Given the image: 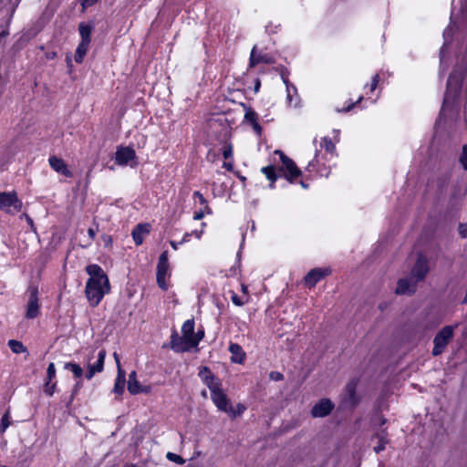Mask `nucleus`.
Here are the masks:
<instances>
[{"label": "nucleus", "instance_id": "f257e3e1", "mask_svg": "<svg viewBox=\"0 0 467 467\" xmlns=\"http://www.w3.org/2000/svg\"><path fill=\"white\" fill-rule=\"evenodd\" d=\"M463 79V73H457L456 71H453L450 74L439 121L441 120V118L445 114L446 110L452 107L454 103L460 100L462 95Z\"/></svg>", "mask_w": 467, "mask_h": 467}, {"label": "nucleus", "instance_id": "f03ea898", "mask_svg": "<svg viewBox=\"0 0 467 467\" xmlns=\"http://www.w3.org/2000/svg\"><path fill=\"white\" fill-rule=\"evenodd\" d=\"M194 325L193 319H188L182 326V336H179L176 330L171 333L170 344L173 351L182 353L196 348V341L192 340Z\"/></svg>", "mask_w": 467, "mask_h": 467}, {"label": "nucleus", "instance_id": "7ed1b4c3", "mask_svg": "<svg viewBox=\"0 0 467 467\" xmlns=\"http://www.w3.org/2000/svg\"><path fill=\"white\" fill-rule=\"evenodd\" d=\"M458 22L467 23V0H463L458 14L451 15V23L443 32L444 42L440 51V60L441 66L445 64L446 48L451 41L452 36L454 34V27Z\"/></svg>", "mask_w": 467, "mask_h": 467}, {"label": "nucleus", "instance_id": "20e7f679", "mask_svg": "<svg viewBox=\"0 0 467 467\" xmlns=\"http://www.w3.org/2000/svg\"><path fill=\"white\" fill-rule=\"evenodd\" d=\"M110 291L109 281L88 279L86 284L85 293L91 306H97L105 295Z\"/></svg>", "mask_w": 467, "mask_h": 467}, {"label": "nucleus", "instance_id": "39448f33", "mask_svg": "<svg viewBox=\"0 0 467 467\" xmlns=\"http://www.w3.org/2000/svg\"><path fill=\"white\" fill-rule=\"evenodd\" d=\"M106 358V351L100 349L96 353L95 350H91L84 359V365L88 371L85 375L87 379H91L97 373H100L104 369V362Z\"/></svg>", "mask_w": 467, "mask_h": 467}, {"label": "nucleus", "instance_id": "423d86ee", "mask_svg": "<svg viewBox=\"0 0 467 467\" xmlns=\"http://www.w3.org/2000/svg\"><path fill=\"white\" fill-rule=\"evenodd\" d=\"M453 334L454 327L452 326H446L437 333L433 338L434 346L431 352L434 357L441 355L444 351L447 345L452 339Z\"/></svg>", "mask_w": 467, "mask_h": 467}, {"label": "nucleus", "instance_id": "0eeeda50", "mask_svg": "<svg viewBox=\"0 0 467 467\" xmlns=\"http://www.w3.org/2000/svg\"><path fill=\"white\" fill-rule=\"evenodd\" d=\"M275 153L279 154L282 162V166L279 171L289 182H294V181L301 175V171L295 161L281 150H275Z\"/></svg>", "mask_w": 467, "mask_h": 467}, {"label": "nucleus", "instance_id": "6e6552de", "mask_svg": "<svg viewBox=\"0 0 467 467\" xmlns=\"http://www.w3.org/2000/svg\"><path fill=\"white\" fill-rule=\"evenodd\" d=\"M22 209V202L18 200L15 192H0V210L6 213H18Z\"/></svg>", "mask_w": 467, "mask_h": 467}, {"label": "nucleus", "instance_id": "1a4fd4ad", "mask_svg": "<svg viewBox=\"0 0 467 467\" xmlns=\"http://www.w3.org/2000/svg\"><path fill=\"white\" fill-rule=\"evenodd\" d=\"M169 259H168V252L164 251L161 254L159 257V262L157 264V284L162 290L168 289V285L166 283V277L170 275L169 273Z\"/></svg>", "mask_w": 467, "mask_h": 467}, {"label": "nucleus", "instance_id": "9d476101", "mask_svg": "<svg viewBox=\"0 0 467 467\" xmlns=\"http://www.w3.org/2000/svg\"><path fill=\"white\" fill-rule=\"evenodd\" d=\"M211 399L218 410L230 414L232 417H235L233 406L222 387L211 393Z\"/></svg>", "mask_w": 467, "mask_h": 467}, {"label": "nucleus", "instance_id": "9b49d317", "mask_svg": "<svg viewBox=\"0 0 467 467\" xmlns=\"http://www.w3.org/2000/svg\"><path fill=\"white\" fill-rule=\"evenodd\" d=\"M429 272L428 261L423 255H420L411 270L410 277L418 283L423 280Z\"/></svg>", "mask_w": 467, "mask_h": 467}, {"label": "nucleus", "instance_id": "f8f14e48", "mask_svg": "<svg viewBox=\"0 0 467 467\" xmlns=\"http://www.w3.org/2000/svg\"><path fill=\"white\" fill-rule=\"evenodd\" d=\"M198 376L202 381L209 388L211 393L222 387L220 380L211 372L207 367H202Z\"/></svg>", "mask_w": 467, "mask_h": 467}, {"label": "nucleus", "instance_id": "ddd939ff", "mask_svg": "<svg viewBox=\"0 0 467 467\" xmlns=\"http://www.w3.org/2000/svg\"><path fill=\"white\" fill-rule=\"evenodd\" d=\"M334 405L328 399H323L317 402L311 410V415L314 418H322L327 416L333 410Z\"/></svg>", "mask_w": 467, "mask_h": 467}, {"label": "nucleus", "instance_id": "4468645a", "mask_svg": "<svg viewBox=\"0 0 467 467\" xmlns=\"http://www.w3.org/2000/svg\"><path fill=\"white\" fill-rule=\"evenodd\" d=\"M128 390L130 394L149 393L151 390L150 386H141L137 379L136 371H131L129 375Z\"/></svg>", "mask_w": 467, "mask_h": 467}, {"label": "nucleus", "instance_id": "2eb2a0df", "mask_svg": "<svg viewBox=\"0 0 467 467\" xmlns=\"http://www.w3.org/2000/svg\"><path fill=\"white\" fill-rule=\"evenodd\" d=\"M330 270L328 268H315L312 269L305 277L306 285L313 287L319 282L322 278L330 274Z\"/></svg>", "mask_w": 467, "mask_h": 467}, {"label": "nucleus", "instance_id": "dca6fc26", "mask_svg": "<svg viewBox=\"0 0 467 467\" xmlns=\"http://www.w3.org/2000/svg\"><path fill=\"white\" fill-rule=\"evenodd\" d=\"M39 315V304L37 298V289L34 288L29 296V299L27 302V308L26 317V318L33 319L36 318Z\"/></svg>", "mask_w": 467, "mask_h": 467}, {"label": "nucleus", "instance_id": "f3484780", "mask_svg": "<svg viewBox=\"0 0 467 467\" xmlns=\"http://www.w3.org/2000/svg\"><path fill=\"white\" fill-rule=\"evenodd\" d=\"M49 165L57 172L63 174L66 177H71L72 172L67 169L66 162L57 156H51L48 159Z\"/></svg>", "mask_w": 467, "mask_h": 467}, {"label": "nucleus", "instance_id": "a211bd4d", "mask_svg": "<svg viewBox=\"0 0 467 467\" xmlns=\"http://www.w3.org/2000/svg\"><path fill=\"white\" fill-rule=\"evenodd\" d=\"M135 158V151L131 148L122 147L116 151V162L119 165H126Z\"/></svg>", "mask_w": 467, "mask_h": 467}, {"label": "nucleus", "instance_id": "6ab92c4d", "mask_svg": "<svg viewBox=\"0 0 467 467\" xmlns=\"http://www.w3.org/2000/svg\"><path fill=\"white\" fill-rule=\"evenodd\" d=\"M415 281L411 279L402 278L398 281L395 293L397 295L412 294L415 291L416 286Z\"/></svg>", "mask_w": 467, "mask_h": 467}, {"label": "nucleus", "instance_id": "aec40b11", "mask_svg": "<svg viewBox=\"0 0 467 467\" xmlns=\"http://www.w3.org/2000/svg\"><path fill=\"white\" fill-rule=\"evenodd\" d=\"M275 60L272 57L266 54L257 53L256 47H254L252 48L249 61V65L251 67H255L259 63L273 64Z\"/></svg>", "mask_w": 467, "mask_h": 467}, {"label": "nucleus", "instance_id": "412c9836", "mask_svg": "<svg viewBox=\"0 0 467 467\" xmlns=\"http://www.w3.org/2000/svg\"><path fill=\"white\" fill-rule=\"evenodd\" d=\"M229 351L232 354L231 360L234 363L242 364L245 360V352L242 347L236 343H231Z\"/></svg>", "mask_w": 467, "mask_h": 467}, {"label": "nucleus", "instance_id": "4be33fe9", "mask_svg": "<svg viewBox=\"0 0 467 467\" xmlns=\"http://www.w3.org/2000/svg\"><path fill=\"white\" fill-rule=\"evenodd\" d=\"M149 224H138L131 232L132 238L137 245H140L143 242L144 235L149 234Z\"/></svg>", "mask_w": 467, "mask_h": 467}, {"label": "nucleus", "instance_id": "5701e85b", "mask_svg": "<svg viewBox=\"0 0 467 467\" xmlns=\"http://www.w3.org/2000/svg\"><path fill=\"white\" fill-rule=\"evenodd\" d=\"M86 271L90 276L88 279L104 280L105 282L109 279L102 268L98 265H88Z\"/></svg>", "mask_w": 467, "mask_h": 467}, {"label": "nucleus", "instance_id": "b1692460", "mask_svg": "<svg viewBox=\"0 0 467 467\" xmlns=\"http://www.w3.org/2000/svg\"><path fill=\"white\" fill-rule=\"evenodd\" d=\"M125 382V371L121 368V366H119V372L113 388L114 393L118 395L122 394L124 391Z\"/></svg>", "mask_w": 467, "mask_h": 467}, {"label": "nucleus", "instance_id": "393cba45", "mask_svg": "<svg viewBox=\"0 0 467 467\" xmlns=\"http://www.w3.org/2000/svg\"><path fill=\"white\" fill-rule=\"evenodd\" d=\"M92 30H93V26L91 25L86 24V23H80L78 26V31H79V35L81 36L80 42L90 44V41H91L90 36H91Z\"/></svg>", "mask_w": 467, "mask_h": 467}, {"label": "nucleus", "instance_id": "a878e982", "mask_svg": "<svg viewBox=\"0 0 467 467\" xmlns=\"http://www.w3.org/2000/svg\"><path fill=\"white\" fill-rule=\"evenodd\" d=\"M261 171L266 177V179L270 181L269 186L271 189H273L275 187V182L278 178L275 166L269 165L266 167H263L261 169Z\"/></svg>", "mask_w": 467, "mask_h": 467}, {"label": "nucleus", "instance_id": "bb28decb", "mask_svg": "<svg viewBox=\"0 0 467 467\" xmlns=\"http://www.w3.org/2000/svg\"><path fill=\"white\" fill-rule=\"evenodd\" d=\"M89 47L88 43L80 42L76 49L75 61L77 63H82Z\"/></svg>", "mask_w": 467, "mask_h": 467}, {"label": "nucleus", "instance_id": "cd10ccee", "mask_svg": "<svg viewBox=\"0 0 467 467\" xmlns=\"http://www.w3.org/2000/svg\"><path fill=\"white\" fill-rule=\"evenodd\" d=\"M8 346L15 354L26 353V355H29L27 348L21 341L10 339L8 341Z\"/></svg>", "mask_w": 467, "mask_h": 467}, {"label": "nucleus", "instance_id": "c85d7f7f", "mask_svg": "<svg viewBox=\"0 0 467 467\" xmlns=\"http://www.w3.org/2000/svg\"><path fill=\"white\" fill-rule=\"evenodd\" d=\"M376 438L379 440V444L374 447V451L379 453L385 450L386 444L389 442L387 439V433L385 431H381L376 435Z\"/></svg>", "mask_w": 467, "mask_h": 467}, {"label": "nucleus", "instance_id": "c756f323", "mask_svg": "<svg viewBox=\"0 0 467 467\" xmlns=\"http://www.w3.org/2000/svg\"><path fill=\"white\" fill-rule=\"evenodd\" d=\"M64 368L67 370H70L76 378H81L83 376V369L80 367V365L77 363H65Z\"/></svg>", "mask_w": 467, "mask_h": 467}, {"label": "nucleus", "instance_id": "7c9ffc66", "mask_svg": "<svg viewBox=\"0 0 467 467\" xmlns=\"http://www.w3.org/2000/svg\"><path fill=\"white\" fill-rule=\"evenodd\" d=\"M281 77H282L284 83L286 86V92H287L286 99H287L288 103H291L293 100L292 91L294 93H296V88L295 86H293L289 83L288 78L286 76H285V74L282 73Z\"/></svg>", "mask_w": 467, "mask_h": 467}, {"label": "nucleus", "instance_id": "2f4dec72", "mask_svg": "<svg viewBox=\"0 0 467 467\" xmlns=\"http://www.w3.org/2000/svg\"><path fill=\"white\" fill-rule=\"evenodd\" d=\"M320 146L322 148H325V150L328 152H333L335 150L334 143L332 142L331 139H329L327 137L322 138Z\"/></svg>", "mask_w": 467, "mask_h": 467}, {"label": "nucleus", "instance_id": "473e14b6", "mask_svg": "<svg viewBox=\"0 0 467 467\" xmlns=\"http://www.w3.org/2000/svg\"><path fill=\"white\" fill-rule=\"evenodd\" d=\"M244 118L245 119L250 122L251 124H254V122L257 121V114L255 111H254L253 109H248L246 111H245V115H244Z\"/></svg>", "mask_w": 467, "mask_h": 467}, {"label": "nucleus", "instance_id": "72a5a7b5", "mask_svg": "<svg viewBox=\"0 0 467 467\" xmlns=\"http://www.w3.org/2000/svg\"><path fill=\"white\" fill-rule=\"evenodd\" d=\"M166 457L171 462H173L178 464H183L185 462V460L182 457L173 452H168Z\"/></svg>", "mask_w": 467, "mask_h": 467}, {"label": "nucleus", "instance_id": "f704fd0d", "mask_svg": "<svg viewBox=\"0 0 467 467\" xmlns=\"http://www.w3.org/2000/svg\"><path fill=\"white\" fill-rule=\"evenodd\" d=\"M10 425L9 413L5 412L1 419L0 431L4 432Z\"/></svg>", "mask_w": 467, "mask_h": 467}, {"label": "nucleus", "instance_id": "c9c22d12", "mask_svg": "<svg viewBox=\"0 0 467 467\" xmlns=\"http://www.w3.org/2000/svg\"><path fill=\"white\" fill-rule=\"evenodd\" d=\"M460 162L464 170H467V145L462 147V152L460 157Z\"/></svg>", "mask_w": 467, "mask_h": 467}, {"label": "nucleus", "instance_id": "e433bc0d", "mask_svg": "<svg viewBox=\"0 0 467 467\" xmlns=\"http://www.w3.org/2000/svg\"><path fill=\"white\" fill-rule=\"evenodd\" d=\"M55 389H56V383H51V381L47 380V382L45 384V389H44L46 394H47L48 396H52L55 392Z\"/></svg>", "mask_w": 467, "mask_h": 467}, {"label": "nucleus", "instance_id": "4c0bfd02", "mask_svg": "<svg viewBox=\"0 0 467 467\" xmlns=\"http://www.w3.org/2000/svg\"><path fill=\"white\" fill-rule=\"evenodd\" d=\"M56 376V368L54 363H50L47 369V380L51 381Z\"/></svg>", "mask_w": 467, "mask_h": 467}, {"label": "nucleus", "instance_id": "58836bf2", "mask_svg": "<svg viewBox=\"0 0 467 467\" xmlns=\"http://www.w3.org/2000/svg\"><path fill=\"white\" fill-rule=\"evenodd\" d=\"M223 156L225 160H228L230 158H232L233 156V147L231 144H227L225 146H223Z\"/></svg>", "mask_w": 467, "mask_h": 467}, {"label": "nucleus", "instance_id": "ea45409f", "mask_svg": "<svg viewBox=\"0 0 467 467\" xmlns=\"http://www.w3.org/2000/svg\"><path fill=\"white\" fill-rule=\"evenodd\" d=\"M269 378L274 381H280L284 379L283 374L278 371H272L269 374Z\"/></svg>", "mask_w": 467, "mask_h": 467}, {"label": "nucleus", "instance_id": "a19ab883", "mask_svg": "<svg viewBox=\"0 0 467 467\" xmlns=\"http://www.w3.org/2000/svg\"><path fill=\"white\" fill-rule=\"evenodd\" d=\"M232 302L237 306H242L244 305L245 301L242 300L236 294H233L231 296Z\"/></svg>", "mask_w": 467, "mask_h": 467}, {"label": "nucleus", "instance_id": "79ce46f5", "mask_svg": "<svg viewBox=\"0 0 467 467\" xmlns=\"http://www.w3.org/2000/svg\"><path fill=\"white\" fill-rule=\"evenodd\" d=\"M204 332L203 330H198L196 333H194V337H192V340L196 341V347L199 345L200 341L203 338Z\"/></svg>", "mask_w": 467, "mask_h": 467}, {"label": "nucleus", "instance_id": "37998d69", "mask_svg": "<svg viewBox=\"0 0 467 467\" xmlns=\"http://www.w3.org/2000/svg\"><path fill=\"white\" fill-rule=\"evenodd\" d=\"M459 233L462 237L467 238V224H460Z\"/></svg>", "mask_w": 467, "mask_h": 467}, {"label": "nucleus", "instance_id": "c03bdc74", "mask_svg": "<svg viewBox=\"0 0 467 467\" xmlns=\"http://www.w3.org/2000/svg\"><path fill=\"white\" fill-rule=\"evenodd\" d=\"M379 75H375L372 78V83L370 85V90L374 91L379 84Z\"/></svg>", "mask_w": 467, "mask_h": 467}, {"label": "nucleus", "instance_id": "a18cd8bd", "mask_svg": "<svg viewBox=\"0 0 467 467\" xmlns=\"http://www.w3.org/2000/svg\"><path fill=\"white\" fill-rule=\"evenodd\" d=\"M193 197L197 198L201 204L206 203V202H207L205 200V198L203 197V195L200 192H197V191L194 192H193Z\"/></svg>", "mask_w": 467, "mask_h": 467}, {"label": "nucleus", "instance_id": "49530a36", "mask_svg": "<svg viewBox=\"0 0 467 467\" xmlns=\"http://www.w3.org/2000/svg\"><path fill=\"white\" fill-rule=\"evenodd\" d=\"M236 409H237L236 410H234L235 416L243 414L244 412V410H246V408L241 403L237 404Z\"/></svg>", "mask_w": 467, "mask_h": 467}, {"label": "nucleus", "instance_id": "de8ad7c7", "mask_svg": "<svg viewBox=\"0 0 467 467\" xmlns=\"http://www.w3.org/2000/svg\"><path fill=\"white\" fill-rule=\"evenodd\" d=\"M99 0H83L82 1V6L83 8H87V7H89L93 5H95Z\"/></svg>", "mask_w": 467, "mask_h": 467}, {"label": "nucleus", "instance_id": "09e8293b", "mask_svg": "<svg viewBox=\"0 0 467 467\" xmlns=\"http://www.w3.org/2000/svg\"><path fill=\"white\" fill-rule=\"evenodd\" d=\"M204 216V212L203 211H199V212H196L193 215V219L194 220H201L202 219Z\"/></svg>", "mask_w": 467, "mask_h": 467}, {"label": "nucleus", "instance_id": "8fccbe9b", "mask_svg": "<svg viewBox=\"0 0 467 467\" xmlns=\"http://www.w3.org/2000/svg\"><path fill=\"white\" fill-rule=\"evenodd\" d=\"M192 236V234L191 233H186L184 234L182 241L180 242V244H184V243H187L190 241V237Z\"/></svg>", "mask_w": 467, "mask_h": 467}, {"label": "nucleus", "instance_id": "3c124183", "mask_svg": "<svg viewBox=\"0 0 467 467\" xmlns=\"http://www.w3.org/2000/svg\"><path fill=\"white\" fill-rule=\"evenodd\" d=\"M202 205H203V209H202L201 211H203L204 213H207V214H210L212 213V211L210 209V207L208 206V203H202Z\"/></svg>", "mask_w": 467, "mask_h": 467}, {"label": "nucleus", "instance_id": "603ef678", "mask_svg": "<svg viewBox=\"0 0 467 467\" xmlns=\"http://www.w3.org/2000/svg\"><path fill=\"white\" fill-rule=\"evenodd\" d=\"M202 233H203L202 230H201V231L195 230V231H192L191 234H192V235H194L197 239H200L202 237Z\"/></svg>", "mask_w": 467, "mask_h": 467}, {"label": "nucleus", "instance_id": "864d4df0", "mask_svg": "<svg viewBox=\"0 0 467 467\" xmlns=\"http://www.w3.org/2000/svg\"><path fill=\"white\" fill-rule=\"evenodd\" d=\"M252 126L258 134L261 132V126L259 125L258 121L252 124Z\"/></svg>", "mask_w": 467, "mask_h": 467}, {"label": "nucleus", "instance_id": "5fc2aeb1", "mask_svg": "<svg viewBox=\"0 0 467 467\" xmlns=\"http://www.w3.org/2000/svg\"><path fill=\"white\" fill-rule=\"evenodd\" d=\"M223 167L228 171H232L234 168V165L232 162H223Z\"/></svg>", "mask_w": 467, "mask_h": 467}, {"label": "nucleus", "instance_id": "6e6d98bb", "mask_svg": "<svg viewBox=\"0 0 467 467\" xmlns=\"http://www.w3.org/2000/svg\"><path fill=\"white\" fill-rule=\"evenodd\" d=\"M170 244H171V246L174 250H177V249H178V247H179V245L181 244L180 243H177V242H175V241H171V242H170Z\"/></svg>", "mask_w": 467, "mask_h": 467}, {"label": "nucleus", "instance_id": "4d7b16f0", "mask_svg": "<svg viewBox=\"0 0 467 467\" xmlns=\"http://www.w3.org/2000/svg\"><path fill=\"white\" fill-rule=\"evenodd\" d=\"M88 234L89 237H90V238H92V239H93V238L95 237V235H96V232H95L92 228H89V229L88 230Z\"/></svg>", "mask_w": 467, "mask_h": 467}, {"label": "nucleus", "instance_id": "13d9d810", "mask_svg": "<svg viewBox=\"0 0 467 467\" xmlns=\"http://www.w3.org/2000/svg\"><path fill=\"white\" fill-rule=\"evenodd\" d=\"M355 103H349L343 110L344 111H349L353 107Z\"/></svg>", "mask_w": 467, "mask_h": 467}, {"label": "nucleus", "instance_id": "bf43d9fd", "mask_svg": "<svg viewBox=\"0 0 467 467\" xmlns=\"http://www.w3.org/2000/svg\"><path fill=\"white\" fill-rule=\"evenodd\" d=\"M114 359L116 360L117 368H119V366H120V362H119L117 353H114Z\"/></svg>", "mask_w": 467, "mask_h": 467}, {"label": "nucleus", "instance_id": "052dcab7", "mask_svg": "<svg viewBox=\"0 0 467 467\" xmlns=\"http://www.w3.org/2000/svg\"><path fill=\"white\" fill-rule=\"evenodd\" d=\"M81 388V383L78 382L74 389V394L77 393V391Z\"/></svg>", "mask_w": 467, "mask_h": 467}, {"label": "nucleus", "instance_id": "680f3d73", "mask_svg": "<svg viewBox=\"0 0 467 467\" xmlns=\"http://www.w3.org/2000/svg\"><path fill=\"white\" fill-rule=\"evenodd\" d=\"M7 35H8V31H6V30H2V31H0V37H1V36H7Z\"/></svg>", "mask_w": 467, "mask_h": 467}, {"label": "nucleus", "instance_id": "e2e57ef3", "mask_svg": "<svg viewBox=\"0 0 467 467\" xmlns=\"http://www.w3.org/2000/svg\"><path fill=\"white\" fill-rule=\"evenodd\" d=\"M25 216L26 218L27 223L32 225L33 224V220L30 217H28L27 215H25Z\"/></svg>", "mask_w": 467, "mask_h": 467}, {"label": "nucleus", "instance_id": "0e129e2a", "mask_svg": "<svg viewBox=\"0 0 467 467\" xmlns=\"http://www.w3.org/2000/svg\"><path fill=\"white\" fill-rule=\"evenodd\" d=\"M242 291L244 293H247V287L245 285H242Z\"/></svg>", "mask_w": 467, "mask_h": 467}, {"label": "nucleus", "instance_id": "69168bd1", "mask_svg": "<svg viewBox=\"0 0 467 467\" xmlns=\"http://www.w3.org/2000/svg\"><path fill=\"white\" fill-rule=\"evenodd\" d=\"M300 184L303 188L306 189L307 188V184H306L304 182H300Z\"/></svg>", "mask_w": 467, "mask_h": 467}, {"label": "nucleus", "instance_id": "338daca9", "mask_svg": "<svg viewBox=\"0 0 467 467\" xmlns=\"http://www.w3.org/2000/svg\"><path fill=\"white\" fill-rule=\"evenodd\" d=\"M259 87H260V83L257 82V84L255 85V91H257L259 89Z\"/></svg>", "mask_w": 467, "mask_h": 467}, {"label": "nucleus", "instance_id": "774afa93", "mask_svg": "<svg viewBox=\"0 0 467 467\" xmlns=\"http://www.w3.org/2000/svg\"><path fill=\"white\" fill-rule=\"evenodd\" d=\"M11 2H13L14 5H17L19 0H10Z\"/></svg>", "mask_w": 467, "mask_h": 467}]
</instances>
